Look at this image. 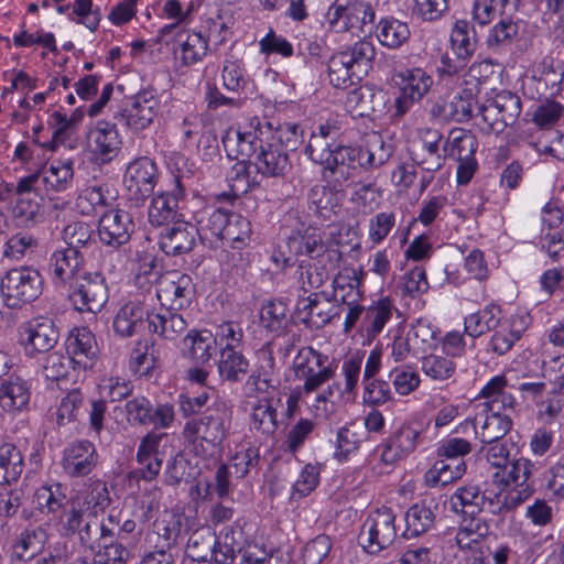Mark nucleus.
I'll return each mask as SVG.
<instances>
[{
  "mask_svg": "<svg viewBox=\"0 0 564 564\" xmlns=\"http://www.w3.org/2000/svg\"><path fill=\"white\" fill-rule=\"evenodd\" d=\"M186 198L183 176L174 175L172 187L152 197L148 210L149 223L155 227H165L184 219Z\"/></svg>",
  "mask_w": 564,
  "mask_h": 564,
  "instance_id": "6e6552de",
  "label": "nucleus"
},
{
  "mask_svg": "<svg viewBox=\"0 0 564 564\" xmlns=\"http://www.w3.org/2000/svg\"><path fill=\"white\" fill-rule=\"evenodd\" d=\"M43 189L61 193L69 189L74 181V162L70 159L53 160L40 170Z\"/></svg>",
  "mask_w": 564,
  "mask_h": 564,
  "instance_id": "e433bc0d",
  "label": "nucleus"
},
{
  "mask_svg": "<svg viewBox=\"0 0 564 564\" xmlns=\"http://www.w3.org/2000/svg\"><path fill=\"white\" fill-rule=\"evenodd\" d=\"M229 216L224 208H204L195 218L200 241L210 249L219 248Z\"/></svg>",
  "mask_w": 564,
  "mask_h": 564,
  "instance_id": "b1692460",
  "label": "nucleus"
},
{
  "mask_svg": "<svg viewBox=\"0 0 564 564\" xmlns=\"http://www.w3.org/2000/svg\"><path fill=\"white\" fill-rule=\"evenodd\" d=\"M393 310L394 305L389 297L379 299L366 310L362 325L369 337H376L383 330Z\"/></svg>",
  "mask_w": 564,
  "mask_h": 564,
  "instance_id": "3c124183",
  "label": "nucleus"
},
{
  "mask_svg": "<svg viewBox=\"0 0 564 564\" xmlns=\"http://www.w3.org/2000/svg\"><path fill=\"white\" fill-rule=\"evenodd\" d=\"M194 295V285L188 274L170 272L162 276L156 296L163 306L170 310H183L189 305Z\"/></svg>",
  "mask_w": 564,
  "mask_h": 564,
  "instance_id": "a211bd4d",
  "label": "nucleus"
},
{
  "mask_svg": "<svg viewBox=\"0 0 564 564\" xmlns=\"http://www.w3.org/2000/svg\"><path fill=\"white\" fill-rule=\"evenodd\" d=\"M422 372L434 381H445L456 371V364L448 356L425 354L421 357Z\"/></svg>",
  "mask_w": 564,
  "mask_h": 564,
  "instance_id": "4d7b16f0",
  "label": "nucleus"
},
{
  "mask_svg": "<svg viewBox=\"0 0 564 564\" xmlns=\"http://www.w3.org/2000/svg\"><path fill=\"white\" fill-rule=\"evenodd\" d=\"M162 438V434L150 432L138 446L135 459L140 466V477L145 481L154 480L161 471L163 458L159 447Z\"/></svg>",
  "mask_w": 564,
  "mask_h": 564,
  "instance_id": "c85d7f7f",
  "label": "nucleus"
},
{
  "mask_svg": "<svg viewBox=\"0 0 564 564\" xmlns=\"http://www.w3.org/2000/svg\"><path fill=\"white\" fill-rule=\"evenodd\" d=\"M227 180L236 195L246 194L259 185L256 176L250 175V164L246 160H239L238 158L228 172Z\"/></svg>",
  "mask_w": 564,
  "mask_h": 564,
  "instance_id": "052dcab7",
  "label": "nucleus"
},
{
  "mask_svg": "<svg viewBox=\"0 0 564 564\" xmlns=\"http://www.w3.org/2000/svg\"><path fill=\"white\" fill-rule=\"evenodd\" d=\"M433 505V500H423L408 509L404 516L405 530L402 533L405 539L424 534L433 527L435 521Z\"/></svg>",
  "mask_w": 564,
  "mask_h": 564,
  "instance_id": "a19ab883",
  "label": "nucleus"
},
{
  "mask_svg": "<svg viewBox=\"0 0 564 564\" xmlns=\"http://www.w3.org/2000/svg\"><path fill=\"white\" fill-rule=\"evenodd\" d=\"M503 477L500 479L505 485H530L529 479L532 476L534 465L524 457L508 460L503 466Z\"/></svg>",
  "mask_w": 564,
  "mask_h": 564,
  "instance_id": "338daca9",
  "label": "nucleus"
},
{
  "mask_svg": "<svg viewBox=\"0 0 564 564\" xmlns=\"http://www.w3.org/2000/svg\"><path fill=\"white\" fill-rule=\"evenodd\" d=\"M358 280L338 274L333 280V301L343 305H354L360 301L361 294Z\"/></svg>",
  "mask_w": 564,
  "mask_h": 564,
  "instance_id": "69168bd1",
  "label": "nucleus"
},
{
  "mask_svg": "<svg viewBox=\"0 0 564 564\" xmlns=\"http://www.w3.org/2000/svg\"><path fill=\"white\" fill-rule=\"evenodd\" d=\"M443 135L438 130L425 129L420 148L411 153L414 164L429 173L441 170L446 159L440 147Z\"/></svg>",
  "mask_w": 564,
  "mask_h": 564,
  "instance_id": "393cba45",
  "label": "nucleus"
},
{
  "mask_svg": "<svg viewBox=\"0 0 564 564\" xmlns=\"http://www.w3.org/2000/svg\"><path fill=\"white\" fill-rule=\"evenodd\" d=\"M84 404V395L78 389H73L62 398L56 410V424L65 426L70 422L78 420Z\"/></svg>",
  "mask_w": 564,
  "mask_h": 564,
  "instance_id": "e2e57ef3",
  "label": "nucleus"
},
{
  "mask_svg": "<svg viewBox=\"0 0 564 564\" xmlns=\"http://www.w3.org/2000/svg\"><path fill=\"white\" fill-rule=\"evenodd\" d=\"M344 196L343 187H336L330 184L315 185L307 195L308 206L318 217L329 220L340 213Z\"/></svg>",
  "mask_w": 564,
  "mask_h": 564,
  "instance_id": "cd10ccee",
  "label": "nucleus"
},
{
  "mask_svg": "<svg viewBox=\"0 0 564 564\" xmlns=\"http://www.w3.org/2000/svg\"><path fill=\"white\" fill-rule=\"evenodd\" d=\"M58 335L53 321L36 318L21 327L20 341L25 352L33 357L36 354L48 352L56 345Z\"/></svg>",
  "mask_w": 564,
  "mask_h": 564,
  "instance_id": "4be33fe9",
  "label": "nucleus"
},
{
  "mask_svg": "<svg viewBox=\"0 0 564 564\" xmlns=\"http://www.w3.org/2000/svg\"><path fill=\"white\" fill-rule=\"evenodd\" d=\"M327 258H318L313 260H302L295 271V278L300 289L304 293L319 289L329 275L325 267Z\"/></svg>",
  "mask_w": 564,
  "mask_h": 564,
  "instance_id": "c03bdc74",
  "label": "nucleus"
},
{
  "mask_svg": "<svg viewBox=\"0 0 564 564\" xmlns=\"http://www.w3.org/2000/svg\"><path fill=\"white\" fill-rule=\"evenodd\" d=\"M395 538V514L391 508L381 507L369 513L360 533L361 544L368 553L378 554Z\"/></svg>",
  "mask_w": 564,
  "mask_h": 564,
  "instance_id": "9b49d317",
  "label": "nucleus"
},
{
  "mask_svg": "<svg viewBox=\"0 0 564 564\" xmlns=\"http://www.w3.org/2000/svg\"><path fill=\"white\" fill-rule=\"evenodd\" d=\"M412 343L414 357L419 358L435 346L437 329L425 318H417L405 333Z\"/></svg>",
  "mask_w": 564,
  "mask_h": 564,
  "instance_id": "864d4df0",
  "label": "nucleus"
},
{
  "mask_svg": "<svg viewBox=\"0 0 564 564\" xmlns=\"http://www.w3.org/2000/svg\"><path fill=\"white\" fill-rule=\"evenodd\" d=\"M502 321V313L498 305L487 304L484 308L471 313L464 318V332L471 338L492 332Z\"/></svg>",
  "mask_w": 564,
  "mask_h": 564,
  "instance_id": "79ce46f5",
  "label": "nucleus"
},
{
  "mask_svg": "<svg viewBox=\"0 0 564 564\" xmlns=\"http://www.w3.org/2000/svg\"><path fill=\"white\" fill-rule=\"evenodd\" d=\"M216 534L209 527L196 529L188 536L185 554L193 561L205 562L215 547Z\"/></svg>",
  "mask_w": 564,
  "mask_h": 564,
  "instance_id": "603ef678",
  "label": "nucleus"
},
{
  "mask_svg": "<svg viewBox=\"0 0 564 564\" xmlns=\"http://www.w3.org/2000/svg\"><path fill=\"white\" fill-rule=\"evenodd\" d=\"M292 369L294 378L302 382L296 387L299 395H310L317 392L326 382L335 376L336 368L329 362L327 355L314 349L311 346L297 350Z\"/></svg>",
  "mask_w": 564,
  "mask_h": 564,
  "instance_id": "7ed1b4c3",
  "label": "nucleus"
},
{
  "mask_svg": "<svg viewBox=\"0 0 564 564\" xmlns=\"http://www.w3.org/2000/svg\"><path fill=\"white\" fill-rule=\"evenodd\" d=\"M43 290L41 273L30 267L9 270L0 281V292L4 304L10 308L21 307L36 300Z\"/></svg>",
  "mask_w": 564,
  "mask_h": 564,
  "instance_id": "39448f33",
  "label": "nucleus"
},
{
  "mask_svg": "<svg viewBox=\"0 0 564 564\" xmlns=\"http://www.w3.org/2000/svg\"><path fill=\"white\" fill-rule=\"evenodd\" d=\"M182 351L195 365H205L216 351V338L208 330L193 329L183 338Z\"/></svg>",
  "mask_w": 564,
  "mask_h": 564,
  "instance_id": "58836bf2",
  "label": "nucleus"
},
{
  "mask_svg": "<svg viewBox=\"0 0 564 564\" xmlns=\"http://www.w3.org/2000/svg\"><path fill=\"white\" fill-rule=\"evenodd\" d=\"M79 313H99L108 302L109 291L99 272H86L62 291Z\"/></svg>",
  "mask_w": 564,
  "mask_h": 564,
  "instance_id": "423d86ee",
  "label": "nucleus"
},
{
  "mask_svg": "<svg viewBox=\"0 0 564 564\" xmlns=\"http://www.w3.org/2000/svg\"><path fill=\"white\" fill-rule=\"evenodd\" d=\"M286 246L294 256H307L310 260L327 258L328 261L337 263L341 259L340 252L328 249L322 236L304 224L291 230L286 238Z\"/></svg>",
  "mask_w": 564,
  "mask_h": 564,
  "instance_id": "f3484780",
  "label": "nucleus"
},
{
  "mask_svg": "<svg viewBox=\"0 0 564 564\" xmlns=\"http://www.w3.org/2000/svg\"><path fill=\"white\" fill-rule=\"evenodd\" d=\"M134 229L130 214L122 209H109L105 212L98 223V236L100 241L116 249L127 245Z\"/></svg>",
  "mask_w": 564,
  "mask_h": 564,
  "instance_id": "6ab92c4d",
  "label": "nucleus"
},
{
  "mask_svg": "<svg viewBox=\"0 0 564 564\" xmlns=\"http://www.w3.org/2000/svg\"><path fill=\"white\" fill-rule=\"evenodd\" d=\"M24 468L23 456L20 449L11 443L0 445V485L15 482Z\"/></svg>",
  "mask_w": 564,
  "mask_h": 564,
  "instance_id": "8fccbe9b",
  "label": "nucleus"
},
{
  "mask_svg": "<svg viewBox=\"0 0 564 564\" xmlns=\"http://www.w3.org/2000/svg\"><path fill=\"white\" fill-rule=\"evenodd\" d=\"M177 310L162 308L148 315V328L166 340H174L187 329V321Z\"/></svg>",
  "mask_w": 564,
  "mask_h": 564,
  "instance_id": "4c0bfd02",
  "label": "nucleus"
},
{
  "mask_svg": "<svg viewBox=\"0 0 564 564\" xmlns=\"http://www.w3.org/2000/svg\"><path fill=\"white\" fill-rule=\"evenodd\" d=\"M33 503L41 513L57 516L68 503L67 487L61 482L42 485L33 495Z\"/></svg>",
  "mask_w": 564,
  "mask_h": 564,
  "instance_id": "ea45409f",
  "label": "nucleus"
},
{
  "mask_svg": "<svg viewBox=\"0 0 564 564\" xmlns=\"http://www.w3.org/2000/svg\"><path fill=\"white\" fill-rule=\"evenodd\" d=\"M223 87L234 94L246 91L250 79L243 64L238 59H225L221 68Z\"/></svg>",
  "mask_w": 564,
  "mask_h": 564,
  "instance_id": "13d9d810",
  "label": "nucleus"
},
{
  "mask_svg": "<svg viewBox=\"0 0 564 564\" xmlns=\"http://www.w3.org/2000/svg\"><path fill=\"white\" fill-rule=\"evenodd\" d=\"M251 223L243 216L230 213L220 247L221 261L231 268H243L249 262L250 253L245 251L251 242Z\"/></svg>",
  "mask_w": 564,
  "mask_h": 564,
  "instance_id": "9d476101",
  "label": "nucleus"
},
{
  "mask_svg": "<svg viewBox=\"0 0 564 564\" xmlns=\"http://www.w3.org/2000/svg\"><path fill=\"white\" fill-rule=\"evenodd\" d=\"M518 24L511 19H501L488 33L486 43L491 50L506 48L518 35Z\"/></svg>",
  "mask_w": 564,
  "mask_h": 564,
  "instance_id": "680f3d73",
  "label": "nucleus"
},
{
  "mask_svg": "<svg viewBox=\"0 0 564 564\" xmlns=\"http://www.w3.org/2000/svg\"><path fill=\"white\" fill-rule=\"evenodd\" d=\"M148 315L151 313L141 301L131 300L118 310L112 323L113 330L122 338L132 337L143 330Z\"/></svg>",
  "mask_w": 564,
  "mask_h": 564,
  "instance_id": "2f4dec72",
  "label": "nucleus"
},
{
  "mask_svg": "<svg viewBox=\"0 0 564 564\" xmlns=\"http://www.w3.org/2000/svg\"><path fill=\"white\" fill-rule=\"evenodd\" d=\"M93 151L102 163L110 162L120 151L121 138L115 123L99 120L88 133Z\"/></svg>",
  "mask_w": 564,
  "mask_h": 564,
  "instance_id": "7c9ffc66",
  "label": "nucleus"
},
{
  "mask_svg": "<svg viewBox=\"0 0 564 564\" xmlns=\"http://www.w3.org/2000/svg\"><path fill=\"white\" fill-rule=\"evenodd\" d=\"M252 155H254L253 165L262 176L283 177L291 169L288 153L276 143L264 145Z\"/></svg>",
  "mask_w": 564,
  "mask_h": 564,
  "instance_id": "72a5a7b5",
  "label": "nucleus"
},
{
  "mask_svg": "<svg viewBox=\"0 0 564 564\" xmlns=\"http://www.w3.org/2000/svg\"><path fill=\"white\" fill-rule=\"evenodd\" d=\"M177 41L180 43L177 54L183 66H192L200 62L207 54L208 41L200 33L180 32Z\"/></svg>",
  "mask_w": 564,
  "mask_h": 564,
  "instance_id": "49530a36",
  "label": "nucleus"
},
{
  "mask_svg": "<svg viewBox=\"0 0 564 564\" xmlns=\"http://www.w3.org/2000/svg\"><path fill=\"white\" fill-rule=\"evenodd\" d=\"M480 416L475 422L465 421V426L473 427L481 443L501 442L512 427V420L500 412L487 414L482 421Z\"/></svg>",
  "mask_w": 564,
  "mask_h": 564,
  "instance_id": "c9c22d12",
  "label": "nucleus"
},
{
  "mask_svg": "<svg viewBox=\"0 0 564 564\" xmlns=\"http://www.w3.org/2000/svg\"><path fill=\"white\" fill-rule=\"evenodd\" d=\"M158 180L159 169L152 159L141 156L132 161L123 177L129 199L134 202L135 206L142 204L153 193Z\"/></svg>",
  "mask_w": 564,
  "mask_h": 564,
  "instance_id": "f8f14e48",
  "label": "nucleus"
},
{
  "mask_svg": "<svg viewBox=\"0 0 564 564\" xmlns=\"http://www.w3.org/2000/svg\"><path fill=\"white\" fill-rule=\"evenodd\" d=\"M99 455L96 446L88 440H74L62 451L61 467L69 478L89 476L98 466Z\"/></svg>",
  "mask_w": 564,
  "mask_h": 564,
  "instance_id": "4468645a",
  "label": "nucleus"
},
{
  "mask_svg": "<svg viewBox=\"0 0 564 564\" xmlns=\"http://www.w3.org/2000/svg\"><path fill=\"white\" fill-rule=\"evenodd\" d=\"M31 387L20 377L0 378V408L10 415H18L29 409Z\"/></svg>",
  "mask_w": 564,
  "mask_h": 564,
  "instance_id": "a878e982",
  "label": "nucleus"
},
{
  "mask_svg": "<svg viewBox=\"0 0 564 564\" xmlns=\"http://www.w3.org/2000/svg\"><path fill=\"white\" fill-rule=\"evenodd\" d=\"M410 36L406 23L392 17L382 18L377 25V37L379 42L389 48L400 47Z\"/></svg>",
  "mask_w": 564,
  "mask_h": 564,
  "instance_id": "5fc2aeb1",
  "label": "nucleus"
},
{
  "mask_svg": "<svg viewBox=\"0 0 564 564\" xmlns=\"http://www.w3.org/2000/svg\"><path fill=\"white\" fill-rule=\"evenodd\" d=\"M260 318L263 327L276 334H282L291 322L289 310L282 301H272L264 305Z\"/></svg>",
  "mask_w": 564,
  "mask_h": 564,
  "instance_id": "bf43d9fd",
  "label": "nucleus"
},
{
  "mask_svg": "<svg viewBox=\"0 0 564 564\" xmlns=\"http://www.w3.org/2000/svg\"><path fill=\"white\" fill-rule=\"evenodd\" d=\"M323 295H325L324 292H314L297 301L296 310L302 315L303 323L312 328H321L329 323L326 301L322 303L319 300Z\"/></svg>",
  "mask_w": 564,
  "mask_h": 564,
  "instance_id": "09e8293b",
  "label": "nucleus"
},
{
  "mask_svg": "<svg viewBox=\"0 0 564 564\" xmlns=\"http://www.w3.org/2000/svg\"><path fill=\"white\" fill-rule=\"evenodd\" d=\"M478 148L476 135L469 130L454 128L449 131L443 145L445 158L456 161L475 158Z\"/></svg>",
  "mask_w": 564,
  "mask_h": 564,
  "instance_id": "37998d69",
  "label": "nucleus"
},
{
  "mask_svg": "<svg viewBox=\"0 0 564 564\" xmlns=\"http://www.w3.org/2000/svg\"><path fill=\"white\" fill-rule=\"evenodd\" d=\"M46 532L41 527L26 528L12 544L13 554L18 560L34 556L43 547Z\"/></svg>",
  "mask_w": 564,
  "mask_h": 564,
  "instance_id": "6e6d98bb",
  "label": "nucleus"
},
{
  "mask_svg": "<svg viewBox=\"0 0 564 564\" xmlns=\"http://www.w3.org/2000/svg\"><path fill=\"white\" fill-rule=\"evenodd\" d=\"M392 155V149L380 138L368 147L336 145L323 165L321 175L326 184L345 187L354 182L360 170L378 169Z\"/></svg>",
  "mask_w": 564,
  "mask_h": 564,
  "instance_id": "f257e3e1",
  "label": "nucleus"
},
{
  "mask_svg": "<svg viewBox=\"0 0 564 564\" xmlns=\"http://www.w3.org/2000/svg\"><path fill=\"white\" fill-rule=\"evenodd\" d=\"M86 272L84 256L79 250L61 248L50 256L47 273L61 292Z\"/></svg>",
  "mask_w": 564,
  "mask_h": 564,
  "instance_id": "ddd939ff",
  "label": "nucleus"
},
{
  "mask_svg": "<svg viewBox=\"0 0 564 564\" xmlns=\"http://www.w3.org/2000/svg\"><path fill=\"white\" fill-rule=\"evenodd\" d=\"M449 42L453 54L470 59L477 48V34L474 24L467 20L456 21L451 31Z\"/></svg>",
  "mask_w": 564,
  "mask_h": 564,
  "instance_id": "de8ad7c7",
  "label": "nucleus"
},
{
  "mask_svg": "<svg viewBox=\"0 0 564 564\" xmlns=\"http://www.w3.org/2000/svg\"><path fill=\"white\" fill-rule=\"evenodd\" d=\"M329 23L337 31H348L375 24L376 11L370 2L360 0H335L328 11Z\"/></svg>",
  "mask_w": 564,
  "mask_h": 564,
  "instance_id": "dca6fc26",
  "label": "nucleus"
},
{
  "mask_svg": "<svg viewBox=\"0 0 564 564\" xmlns=\"http://www.w3.org/2000/svg\"><path fill=\"white\" fill-rule=\"evenodd\" d=\"M217 369L220 378L229 382H239L248 373L249 361L237 349L221 348Z\"/></svg>",
  "mask_w": 564,
  "mask_h": 564,
  "instance_id": "a18cd8bd",
  "label": "nucleus"
},
{
  "mask_svg": "<svg viewBox=\"0 0 564 564\" xmlns=\"http://www.w3.org/2000/svg\"><path fill=\"white\" fill-rule=\"evenodd\" d=\"M281 398L263 397L251 408L250 429L264 436L271 437L279 429L278 412L282 409Z\"/></svg>",
  "mask_w": 564,
  "mask_h": 564,
  "instance_id": "bb28decb",
  "label": "nucleus"
},
{
  "mask_svg": "<svg viewBox=\"0 0 564 564\" xmlns=\"http://www.w3.org/2000/svg\"><path fill=\"white\" fill-rule=\"evenodd\" d=\"M423 441V431L419 424L403 422L381 444L380 458L384 464L392 465L408 457Z\"/></svg>",
  "mask_w": 564,
  "mask_h": 564,
  "instance_id": "2eb2a0df",
  "label": "nucleus"
},
{
  "mask_svg": "<svg viewBox=\"0 0 564 564\" xmlns=\"http://www.w3.org/2000/svg\"><path fill=\"white\" fill-rule=\"evenodd\" d=\"M197 238L196 226L184 218L165 226L159 235L158 243L166 256L176 257L191 252Z\"/></svg>",
  "mask_w": 564,
  "mask_h": 564,
  "instance_id": "412c9836",
  "label": "nucleus"
},
{
  "mask_svg": "<svg viewBox=\"0 0 564 564\" xmlns=\"http://www.w3.org/2000/svg\"><path fill=\"white\" fill-rule=\"evenodd\" d=\"M376 48L371 41L360 40L328 59V78L335 88H347L366 77L372 68Z\"/></svg>",
  "mask_w": 564,
  "mask_h": 564,
  "instance_id": "f03ea898",
  "label": "nucleus"
},
{
  "mask_svg": "<svg viewBox=\"0 0 564 564\" xmlns=\"http://www.w3.org/2000/svg\"><path fill=\"white\" fill-rule=\"evenodd\" d=\"M484 499L481 486H459L449 497V509L458 517H479L484 511Z\"/></svg>",
  "mask_w": 564,
  "mask_h": 564,
  "instance_id": "f704fd0d",
  "label": "nucleus"
},
{
  "mask_svg": "<svg viewBox=\"0 0 564 564\" xmlns=\"http://www.w3.org/2000/svg\"><path fill=\"white\" fill-rule=\"evenodd\" d=\"M159 100L153 90L139 91L129 107L122 110L120 118L133 130L149 127L158 115Z\"/></svg>",
  "mask_w": 564,
  "mask_h": 564,
  "instance_id": "5701e85b",
  "label": "nucleus"
},
{
  "mask_svg": "<svg viewBox=\"0 0 564 564\" xmlns=\"http://www.w3.org/2000/svg\"><path fill=\"white\" fill-rule=\"evenodd\" d=\"M398 94L393 101L394 117H403L421 101L433 86L432 76L421 67L405 68L395 73Z\"/></svg>",
  "mask_w": 564,
  "mask_h": 564,
  "instance_id": "1a4fd4ad",
  "label": "nucleus"
},
{
  "mask_svg": "<svg viewBox=\"0 0 564 564\" xmlns=\"http://www.w3.org/2000/svg\"><path fill=\"white\" fill-rule=\"evenodd\" d=\"M276 122L267 117H251L241 131L223 138L224 149L230 159L250 158L258 149L274 143Z\"/></svg>",
  "mask_w": 564,
  "mask_h": 564,
  "instance_id": "20e7f679",
  "label": "nucleus"
},
{
  "mask_svg": "<svg viewBox=\"0 0 564 564\" xmlns=\"http://www.w3.org/2000/svg\"><path fill=\"white\" fill-rule=\"evenodd\" d=\"M231 426V411L225 405L208 409L200 417L185 423L183 435L186 440L206 442L220 447Z\"/></svg>",
  "mask_w": 564,
  "mask_h": 564,
  "instance_id": "0eeeda50",
  "label": "nucleus"
},
{
  "mask_svg": "<svg viewBox=\"0 0 564 564\" xmlns=\"http://www.w3.org/2000/svg\"><path fill=\"white\" fill-rule=\"evenodd\" d=\"M489 531V524L485 519L480 517H460L455 543L460 551L482 554L481 545Z\"/></svg>",
  "mask_w": 564,
  "mask_h": 564,
  "instance_id": "473e14b6",
  "label": "nucleus"
},
{
  "mask_svg": "<svg viewBox=\"0 0 564 564\" xmlns=\"http://www.w3.org/2000/svg\"><path fill=\"white\" fill-rule=\"evenodd\" d=\"M65 350L73 360L74 371L90 370L98 355L95 335L87 327L74 328L65 340Z\"/></svg>",
  "mask_w": 564,
  "mask_h": 564,
  "instance_id": "aec40b11",
  "label": "nucleus"
},
{
  "mask_svg": "<svg viewBox=\"0 0 564 564\" xmlns=\"http://www.w3.org/2000/svg\"><path fill=\"white\" fill-rule=\"evenodd\" d=\"M492 104L500 113L501 121L507 126H512L521 113L520 97L511 91L502 90L492 99Z\"/></svg>",
  "mask_w": 564,
  "mask_h": 564,
  "instance_id": "774afa93",
  "label": "nucleus"
},
{
  "mask_svg": "<svg viewBox=\"0 0 564 564\" xmlns=\"http://www.w3.org/2000/svg\"><path fill=\"white\" fill-rule=\"evenodd\" d=\"M527 325V318L522 315H511L509 318L502 319L492 330L488 350L497 356H503L521 338Z\"/></svg>",
  "mask_w": 564,
  "mask_h": 564,
  "instance_id": "c756f323",
  "label": "nucleus"
},
{
  "mask_svg": "<svg viewBox=\"0 0 564 564\" xmlns=\"http://www.w3.org/2000/svg\"><path fill=\"white\" fill-rule=\"evenodd\" d=\"M93 228L85 221H72L62 231V238L67 245L66 248L79 250L90 247L94 243Z\"/></svg>",
  "mask_w": 564,
  "mask_h": 564,
  "instance_id": "0e129e2a",
  "label": "nucleus"
}]
</instances>
